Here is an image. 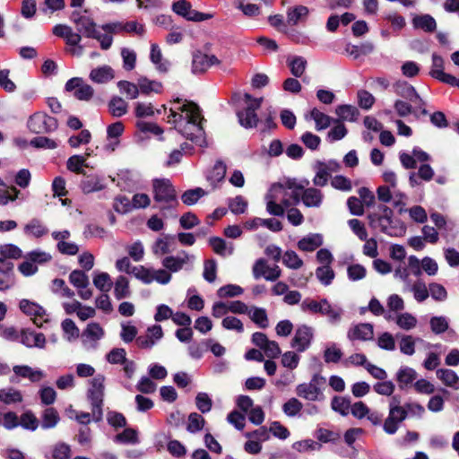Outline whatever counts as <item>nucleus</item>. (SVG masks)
I'll return each instance as SVG.
<instances>
[{
    "label": "nucleus",
    "mask_w": 459,
    "mask_h": 459,
    "mask_svg": "<svg viewBox=\"0 0 459 459\" xmlns=\"http://www.w3.org/2000/svg\"><path fill=\"white\" fill-rule=\"evenodd\" d=\"M202 120L203 117L196 104L186 100L181 103L179 99L174 100L168 116V122L172 124L178 133L199 146H203L205 143Z\"/></svg>",
    "instance_id": "1"
},
{
    "label": "nucleus",
    "mask_w": 459,
    "mask_h": 459,
    "mask_svg": "<svg viewBox=\"0 0 459 459\" xmlns=\"http://www.w3.org/2000/svg\"><path fill=\"white\" fill-rule=\"evenodd\" d=\"M73 22L75 24L77 33L90 39H94L100 43L103 50H108L113 44V38L108 34H101L100 28L91 16L83 13H73Z\"/></svg>",
    "instance_id": "2"
},
{
    "label": "nucleus",
    "mask_w": 459,
    "mask_h": 459,
    "mask_svg": "<svg viewBox=\"0 0 459 459\" xmlns=\"http://www.w3.org/2000/svg\"><path fill=\"white\" fill-rule=\"evenodd\" d=\"M308 185V181H305V185L299 184L296 179L289 178V196L295 203L302 200L303 204L307 207H319L323 202L324 195L316 188L309 187L304 189Z\"/></svg>",
    "instance_id": "3"
},
{
    "label": "nucleus",
    "mask_w": 459,
    "mask_h": 459,
    "mask_svg": "<svg viewBox=\"0 0 459 459\" xmlns=\"http://www.w3.org/2000/svg\"><path fill=\"white\" fill-rule=\"evenodd\" d=\"M105 377L101 375L96 376L91 382V388L88 391V398L92 407V420L100 421L102 419V405L104 397Z\"/></svg>",
    "instance_id": "4"
},
{
    "label": "nucleus",
    "mask_w": 459,
    "mask_h": 459,
    "mask_svg": "<svg viewBox=\"0 0 459 459\" xmlns=\"http://www.w3.org/2000/svg\"><path fill=\"white\" fill-rule=\"evenodd\" d=\"M400 399L394 396L389 403V413L384 423V430L387 434H394L399 424L407 417V411L400 405Z\"/></svg>",
    "instance_id": "5"
},
{
    "label": "nucleus",
    "mask_w": 459,
    "mask_h": 459,
    "mask_svg": "<svg viewBox=\"0 0 459 459\" xmlns=\"http://www.w3.org/2000/svg\"><path fill=\"white\" fill-rule=\"evenodd\" d=\"M263 101V98H253L250 94H244L245 108L238 113V120L241 126L251 128L257 124V116L255 109L259 108Z\"/></svg>",
    "instance_id": "6"
},
{
    "label": "nucleus",
    "mask_w": 459,
    "mask_h": 459,
    "mask_svg": "<svg viewBox=\"0 0 459 459\" xmlns=\"http://www.w3.org/2000/svg\"><path fill=\"white\" fill-rule=\"evenodd\" d=\"M325 384V378L320 375H314L309 383H304L297 387V394L309 401L324 399L322 387Z\"/></svg>",
    "instance_id": "7"
},
{
    "label": "nucleus",
    "mask_w": 459,
    "mask_h": 459,
    "mask_svg": "<svg viewBox=\"0 0 459 459\" xmlns=\"http://www.w3.org/2000/svg\"><path fill=\"white\" fill-rule=\"evenodd\" d=\"M19 308L21 311L28 316L38 327H42L43 325L49 320V316L46 309L39 304L27 299H23L19 302Z\"/></svg>",
    "instance_id": "8"
},
{
    "label": "nucleus",
    "mask_w": 459,
    "mask_h": 459,
    "mask_svg": "<svg viewBox=\"0 0 459 459\" xmlns=\"http://www.w3.org/2000/svg\"><path fill=\"white\" fill-rule=\"evenodd\" d=\"M154 199L159 203L169 204V206L178 204L176 191L169 179H155L153 181Z\"/></svg>",
    "instance_id": "9"
},
{
    "label": "nucleus",
    "mask_w": 459,
    "mask_h": 459,
    "mask_svg": "<svg viewBox=\"0 0 459 459\" xmlns=\"http://www.w3.org/2000/svg\"><path fill=\"white\" fill-rule=\"evenodd\" d=\"M29 129L35 134L54 131L57 127L56 120L43 112H36L28 120Z\"/></svg>",
    "instance_id": "10"
},
{
    "label": "nucleus",
    "mask_w": 459,
    "mask_h": 459,
    "mask_svg": "<svg viewBox=\"0 0 459 459\" xmlns=\"http://www.w3.org/2000/svg\"><path fill=\"white\" fill-rule=\"evenodd\" d=\"M172 10L178 15L192 22H202L212 18V14L200 13L192 8L186 0H178L172 5Z\"/></svg>",
    "instance_id": "11"
},
{
    "label": "nucleus",
    "mask_w": 459,
    "mask_h": 459,
    "mask_svg": "<svg viewBox=\"0 0 459 459\" xmlns=\"http://www.w3.org/2000/svg\"><path fill=\"white\" fill-rule=\"evenodd\" d=\"M313 168L316 172L313 178L314 185L324 186L327 184L331 174L340 169V165L335 160H329L327 162L316 161Z\"/></svg>",
    "instance_id": "12"
},
{
    "label": "nucleus",
    "mask_w": 459,
    "mask_h": 459,
    "mask_svg": "<svg viewBox=\"0 0 459 459\" xmlns=\"http://www.w3.org/2000/svg\"><path fill=\"white\" fill-rule=\"evenodd\" d=\"M13 375L10 378L12 383H19L21 379H29L32 383L41 381L46 374L40 369L33 368L28 365H15L13 368Z\"/></svg>",
    "instance_id": "13"
},
{
    "label": "nucleus",
    "mask_w": 459,
    "mask_h": 459,
    "mask_svg": "<svg viewBox=\"0 0 459 459\" xmlns=\"http://www.w3.org/2000/svg\"><path fill=\"white\" fill-rule=\"evenodd\" d=\"M65 90L74 92V96L76 99L84 101L90 100L94 93L93 88L85 83L84 81L79 77H74L68 80L65 83Z\"/></svg>",
    "instance_id": "14"
},
{
    "label": "nucleus",
    "mask_w": 459,
    "mask_h": 459,
    "mask_svg": "<svg viewBox=\"0 0 459 459\" xmlns=\"http://www.w3.org/2000/svg\"><path fill=\"white\" fill-rule=\"evenodd\" d=\"M105 335L103 327L96 322L90 323L86 325L82 333V342L86 349H94L97 343Z\"/></svg>",
    "instance_id": "15"
},
{
    "label": "nucleus",
    "mask_w": 459,
    "mask_h": 459,
    "mask_svg": "<svg viewBox=\"0 0 459 459\" xmlns=\"http://www.w3.org/2000/svg\"><path fill=\"white\" fill-rule=\"evenodd\" d=\"M22 255V249L13 244L0 246V272L12 273L13 264L6 262L7 259H19Z\"/></svg>",
    "instance_id": "16"
},
{
    "label": "nucleus",
    "mask_w": 459,
    "mask_h": 459,
    "mask_svg": "<svg viewBox=\"0 0 459 459\" xmlns=\"http://www.w3.org/2000/svg\"><path fill=\"white\" fill-rule=\"evenodd\" d=\"M221 61L214 55H208L196 51L193 55L192 70L194 73H204L213 65H220Z\"/></svg>",
    "instance_id": "17"
},
{
    "label": "nucleus",
    "mask_w": 459,
    "mask_h": 459,
    "mask_svg": "<svg viewBox=\"0 0 459 459\" xmlns=\"http://www.w3.org/2000/svg\"><path fill=\"white\" fill-rule=\"evenodd\" d=\"M163 337V330L160 325L147 328L146 334L136 338V344L141 349H152Z\"/></svg>",
    "instance_id": "18"
},
{
    "label": "nucleus",
    "mask_w": 459,
    "mask_h": 459,
    "mask_svg": "<svg viewBox=\"0 0 459 459\" xmlns=\"http://www.w3.org/2000/svg\"><path fill=\"white\" fill-rule=\"evenodd\" d=\"M66 43V52L73 56H81L84 53V48L81 45L82 35L74 31V30L67 26L65 34L63 38Z\"/></svg>",
    "instance_id": "19"
},
{
    "label": "nucleus",
    "mask_w": 459,
    "mask_h": 459,
    "mask_svg": "<svg viewBox=\"0 0 459 459\" xmlns=\"http://www.w3.org/2000/svg\"><path fill=\"white\" fill-rule=\"evenodd\" d=\"M385 318L387 321H394L400 329L404 331L414 329L418 324L417 317L409 312H400L395 315L386 313Z\"/></svg>",
    "instance_id": "20"
},
{
    "label": "nucleus",
    "mask_w": 459,
    "mask_h": 459,
    "mask_svg": "<svg viewBox=\"0 0 459 459\" xmlns=\"http://www.w3.org/2000/svg\"><path fill=\"white\" fill-rule=\"evenodd\" d=\"M351 413L359 420L367 417L374 425H378L382 420V416L377 411H371L363 402H356L351 404Z\"/></svg>",
    "instance_id": "21"
},
{
    "label": "nucleus",
    "mask_w": 459,
    "mask_h": 459,
    "mask_svg": "<svg viewBox=\"0 0 459 459\" xmlns=\"http://www.w3.org/2000/svg\"><path fill=\"white\" fill-rule=\"evenodd\" d=\"M253 274L256 279L264 277L268 281H274L280 276L281 271L276 265L268 266L264 259H258L253 266Z\"/></svg>",
    "instance_id": "22"
},
{
    "label": "nucleus",
    "mask_w": 459,
    "mask_h": 459,
    "mask_svg": "<svg viewBox=\"0 0 459 459\" xmlns=\"http://www.w3.org/2000/svg\"><path fill=\"white\" fill-rule=\"evenodd\" d=\"M347 336L351 341H369L373 339L374 329L373 325L368 323H361L351 326Z\"/></svg>",
    "instance_id": "23"
},
{
    "label": "nucleus",
    "mask_w": 459,
    "mask_h": 459,
    "mask_svg": "<svg viewBox=\"0 0 459 459\" xmlns=\"http://www.w3.org/2000/svg\"><path fill=\"white\" fill-rule=\"evenodd\" d=\"M313 333L311 328L307 326H300L297 329L291 342V347L297 351H304L310 344Z\"/></svg>",
    "instance_id": "24"
},
{
    "label": "nucleus",
    "mask_w": 459,
    "mask_h": 459,
    "mask_svg": "<svg viewBox=\"0 0 459 459\" xmlns=\"http://www.w3.org/2000/svg\"><path fill=\"white\" fill-rule=\"evenodd\" d=\"M430 74L432 77L447 84H453L455 82V76L444 72V60L440 56L436 54H433L432 56V67L430 70Z\"/></svg>",
    "instance_id": "25"
},
{
    "label": "nucleus",
    "mask_w": 459,
    "mask_h": 459,
    "mask_svg": "<svg viewBox=\"0 0 459 459\" xmlns=\"http://www.w3.org/2000/svg\"><path fill=\"white\" fill-rule=\"evenodd\" d=\"M192 258L193 256L189 254L181 252L177 255L165 257L162 261V265L169 272L176 273L181 270Z\"/></svg>",
    "instance_id": "26"
},
{
    "label": "nucleus",
    "mask_w": 459,
    "mask_h": 459,
    "mask_svg": "<svg viewBox=\"0 0 459 459\" xmlns=\"http://www.w3.org/2000/svg\"><path fill=\"white\" fill-rule=\"evenodd\" d=\"M21 342L28 348L37 347L43 349L46 345V337L41 333H35L31 330L25 329L22 331Z\"/></svg>",
    "instance_id": "27"
},
{
    "label": "nucleus",
    "mask_w": 459,
    "mask_h": 459,
    "mask_svg": "<svg viewBox=\"0 0 459 459\" xmlns=\"http://www.w3.org/2000/svg\"><path fill=\"white\" fill-rule=\"evenodd\" d=\"M96 83H107L114 78V70L109 65H101L92 69L89 75Z\"/></svg>",
    "instance_id": "28"
},
{
    "label": "nucleus",
    "mask_w": 459,
    "mask_h": 459,
    "mask_svg": "<svg viewBox=\"0 0 459 459\" xmlns=\"http://www.w3.org/2000/svg\"><path fill=\"white\" fill-rule=\"evenodd\" d=\"M335 115L338 117L336 120L343 123L344 121L355 122L359 115V109L352 105H339L335 108Z\"/></svg>",
    "instance_id": "29"
},
{
    "label": "nucleus",
    "mask_w": 459,
    "mask_h": 459,
    "mask_svg": "<svg viewBox=\"0 0 459 459\" xmlns=\"http://www.w3.org/2000/svg\"><path fill=\"white\" fill-rule=\"evenodd\" d=\"M125 126L122 122L118 121L109 125L107 128L108 138L110 139V143L106 145V149L114 152L118 146L119 141L117 138L123 134Z\"/></svg>",
    "instance_id": "30"
},
{
    "label": "nucleus",
    "mask_w": 459,
    "mask_h": 459,
    "mask_svg": "<svg viewBox=\"0 0 459 459\" xmlns=\"http://www.w3.org/2000/svg\"><path fill=\"white\" fill-rule=\"evenodd\" d=\"M309 117L313 119L315 122V128L316 131H322L329 127V126L333 122L330 116L325 113L320 111L318 108H314L310 110L309 114L307 116V118Z\"/></svg>",
    "instance_id": "31"
},
{
    "label": "nucleus",
    "mask_w": 459,
    "mask_h": 459,
    "mask_svg": "<svg viewBox=\"0 0 459 459\" xmlns=\"http://www.w3.org/2000/svg\"><path fill=\"white\" fill-rule=\"evenodd\" d=\"M264 226L273 231H278L281 230V222L276 219H261L255 218L251 221H247L244 227L247 230H256L258 227Z\"/></svg>",
    "instance_id": "32"
},
{
    "label": "nucleus",
    "mask_w": 459,
    "mask_h": 459,
    "mask_svg": "<svg viewBox=\"0 0 459 459\" xmlns=\"http://www.w3.org/2000/svg\"><path fill=\"white\" fill-rule=\"evenodd\" d=\"M394 91L397 95L409 100L411 102H416L420 100V96L415 89L404 81H398L394 84Z\"/></svg>",
    "instance_id": "33"
},
{
    "label": "nucleus",
    "mask_w": 459,
    "mask_h": 459,
    "mask_svg": "<svg viewBox=\"0 0 459 459\" xmlns=\"http://www.w3.org/2000/svg\"><path fill=\"white\" fill-rule=\"evenodd\" d=\"M23 401L22 392L13 387H5L0 389V402L4 404L10 405L21 403Z\"/></svg>",
    "instance_id": "34"
},
{
    "label": "nucleus",
    "mask_w": 459,
    "mask_h": 459,
    "mask_svg": "<svg viewBox=\"0 0 459 459\" xmlns=\"http://www.w3.org/2000/svg\"><path fill=\"white\" fill-rule=\"evenodd\" d=\"M323 244V236L319 233L309 234L301 238L299 243V248L302 251L311 252L316 250Z\"/></svg>",
    "instance_id": "35"
},
{
    "label": "nucleus",
    "mask_w": 459,
    "mask_h": 459,
    "mask_svg": "<svg viewBox=\"0 0 459 459\" xmlns=\"http://www.w3.org/2000/svg\"><path fill=\"white\" fill-rule=\"evenodd\" d=\"M81 188L84 194H91L104 189L105 184L99 176H89L82 181Z\"/></svg>",
    "instance_id": "36"
},
{
    "label": "nucleus",
    "mask_w": 459,
    "mask_h": 459,
    "mask_svg": "<svg viewBox=\"0 0 459 459\" xmlns=\"http://www.w3.org/2000/svg\"><path fill=\"white\" fill-rule=\"evenodd\" d=\"M436 375L445 385L459 389V377L452 369L440 368L437 370Z\"/></svg>",
    "instance_id": "37"
},
{
    "label": "nucleus",
    "mask_w": 459,
    "mask_h": 459,
    "mask_svg": "<svg viewBox=\"0 0 459 459\" xmlns=\"http://www.w3.org/2000/svg\"><path fill=\"white\" fill-rule=\"evenodd\" d=\"M131 295L129 281L124 275H119L115 281L114 296L117 299H123Z\"/></svg>",
    "instance_id": "38"
},
{
    "label": "nucleus",
    "mask_w": 459,
    "mask_h": 459,
    "mask_svg": "<svg viewBox=\"0 0 459 459\" xmlns=\"http://www.w3.org/2000/svg\"><path fill=\"white\" fill-rule=\"evenodd\" d=\"M108 111L116 117H120L127 113L128 104L120 97H113L108 102Z\"/></svg>",
    "instance_id": "39"
},
{
    "label": "nucleus",
    "mask_w": 459,
    "mask_h": 459,
    "mask_svg": "<svg viewBox=\"0 0 459 459\" xmlns=\"http://www.w3.org/2000/svg\"><path fill=\"white\" fill-rule=\"evenodd\" d=\"M412 24L417 29H421L427 32H431L436 30L437 23L435 19L429 15H418L412 19Z\"/></svg>",
    "instance_id": "40"
},
{
    "label": "nucleus",
    "mask_w": 459,
    "mask_h": 459,
    "mask_svg": "<svg viewBox=\"0 0 459 459\" xmlns=\"http://www.w3.org/2000/svg\"><path fill=\"white\" fill-rule=\"evenodd\" d=\"M417 377L416 371L409 367L401 368L396 374V380L400 388H404L411 384Z\"/></svg>",
    "instance_id": "41"
},
{
    "label": "nucleus",
    "mask_w": 459,
    "mask_h": 459,
    "mask_svg": "<svg viewBox=\"0 0 459 459\" xmlns=\"http://www.w3.org/2000/svg\"><path fill=\"white\" fill-rule=\"evenodd\" d=\"M172 237L165 235L155 240L152 246V251L155 255L160 256L170 252Z\"/></svg>",
    "instance_id": "42"
},
{
    "label": "nucleus",
    "mask_w": 459,
    "mask_h": 459,
    "mask_svg": "<svg viewBox=\"0 0 459 459\" xmlns=\"http://www.w3.org/2000/svg\"><path fill=\"white\" fill-rule=\"evenodd\" d=\"M150 58L159 71L165 73L169 70V64L162 59V53L158 45L152 44Z\"/></svg>",
    "instance_id": "43"
},
{
    "label": "nucleus",
    "mask_w": 459,
    "mask_h": 459,
    "mask_svg": "<svg viewBox=\"0 0 459 459\" xmlns=\"http://www.w3.org/2000/svg\"><path fill=\"white\" fill-rule=\"evenodd\" d=\"M209 244L216 254L222 256L231 255L234 251L233 246H228L222 238L218 237L211 238Z\"/></svg>",
    "instance_id": "44"
},
{
    "label": "nucleus",
    "mask_w": 459,
    "mask_h": 459,
    "mask_svg": "<svg viewBox=\"0 0 459 459\" xmlns=\"http://www.w3.org/2000/svg\"><path fill=\"white\" fill-rule=\"evenodd\" d=\"M59 415L56 409L47 408L42 413V428L45 429L55 428L59 422Z\"/></svg>",
    "instance_id": "45"
},
{
    "label": "nucleus",
    "mask_w": 459,
    "mask_h": 459,
    "mask_svg": "<svg viewBox=\"0 0 459 459\" xmlns=\"http://www.w3.org/2000/svg\"><path fill=\"white\" fill-rule=\"evenodd\" d=\"M351 401L342 396H334L331 402L333 411L340 413L342 416H347L351 411Z\"/></svg>",
    "instance_id": "46"
},
{
    "label": "nucleus",
    "mask_w": 459,
    "mask_h": 459,
    "mask_svg": "<svg viewBox=\"0 0 459 459\" xmlns=\"http://www.w3.org/2000/svg\"><path fill=\"white\" fill-rule=\"evenodd\" d=\"M61 327L64 332V337L68 342H73L80 336V330L72 319H65L61 324Z\"/></svg>",
    "instance_id": "47"
},
{
    "label": "nucleus",
    "mask_w": 459,
    "mask_h": 459,
    "mask_svg": "<svg viewBox=\"0 0 459 459\" xmlns=\"http://www.w3.org/2000/svg\"><path fill=\"white\" fill-rule=\"evenodd\" d=\"M24 232L28 236L40 238L48 233V229L38 220H32L24 227Z\"/></svg>",
    "instance_id": "48"
},
{
    "label": "nucleus",
    "mask_w": 459,
    "mask_h": 459,
    "mask_svg": "<svg viewBox=\"0 0 459 459\" xmlns=\"http://www.w3.org/2000/svg\"><path fill=\"white\" fill-rule=\"evenodd\" d=\"M120 327L121 332L119 335L124 342L129 343L136 338L138 330L131 322H123Z\"/></svg>",
    "instance_id": "49"
},
{
    "label": "nucleus",
    "mask_w": 459,
    "mask_h": 459,
    "mask_svg": "<svg viewBox=\"0 0 459 459\" xmlns=\"http://www.w3.org/2000/svg\"><path fill=\"white\" fill-rule=\"evenodd\" d=\"M140 92L143 94H150L152 92L159 93L162 89V84L157 81H150L147 78H140L138 80Z\"/></svg>",
    "instance_id": "50"
},
{
    "label": "nucleus",
    "mask_w": 459,
    "mask_h": 459,
    "mask_svg": "<svg viewBox=\"0 0 459 459\" xmlns=\"http://www.w3.org/2000/svg\"><path fill=\"white\" fill-rule=\"evenodd\" d=\"M333 127L328 132L327 139L331 142H335L344 138L348 133V130L343 123L340 120L334 119Z\"/></svg>",
    "instance_id": "51"
},
{
    "label": "nucleus",
    "mask_w": 459,
    "mask_h": 459,
    "mask_svg": "<svg viewBox=\"0 0 459 459\" xmlns=\"http://www.w3.org/2000/svg\"><path fill=\"white\" fill-rule=\"evenodd\" d=\"M66 167L70 171L84 174L83 167H87L85 156L73 155L66 162Z\"/></svg>",
    "instance_id": "52"
},
{
    "label": "nucleus",
    "mask_w": 459,
    "mask_h": 459,
    "mask_svg": "<svg viewBox=\"0 0 459 459\" xmlns=\"http://www.w3.org/2000/svg\"><path fill=\"white\" fill-rule=\"evenodd\" d=\"M19 425L25 429L35 431L39 427V420L32 411H27L21 415Z\"/></svg>",
    "instance_id": "53"
},
{
    "label": "nucleus",
    "mask_w": 459,
    "mask_h": 459,
    "mask_svg": "<svg viewBox=\"0 0 459 459\" xmlns=\"http://www.w3.org/2000/svg\"><path fill=\"white\" fill-rule=\"evenodd\" d=\"M247 314L253 322L259 327L266 328L268 326V318L264 309L258 307H252L248 310Z\"/></svg>",
    "instance_id": "54"
},
{
    "label": "nucleus",
    "mask_w": 459,
    "mask_h": 459,
    "mask_svg": "<svg viewBox=\"0 0 459 459\" xmlns=\"http://www.w3.org/2000/svg\"><path fill=\"white\" fill-rule=\"evenodd\" d=\"M205 195H206V192L203 188L196 187L195 189H190V190L186 191L182 195L181 199L185 204L193 205V204H196L197 201L201 197L204 196Z\"/></svg>",
    "instance_id": "55"
},
{
    "label": "nucleus",
    "mask_w": 459,
    "mask_h": 459,
    "mask_svg": "<svg viewBox=\"0 0 459 459\" xmlns=\"http://www.w3.org/2000/svg\"><path fill=\"white\" fill-rule=\"evenodd\" d=\"M117 86L121 92L125 93L130 100L136 99L140 94V89L138 83H133L128 81H120Z\"/></svg>",
    "instance_id": "56"
},
{
    "label": "nucleus",
    "mask_w": 459,
    "mask_h": 459,
    "mask_svg": "<svg viewBox=\"0 0 459 459\" xmlns=\"http://www.w3.org/2000/svg\"><path fill=\"white\" fill-rule=\"evenodd\" d=\"M429 326L435 334H441L448 329L449 323L445 316H432L429 320Z\"/></svg>",
    "instance_id": "57"
},
{
    "label": "nucleus",
    "mask_w": 459,
    "mask_h": 459,
    "mask_svg": "<svg viewBox=\"0 0 459 459\" xmlns=\"http://www.w3.org/2000/svg\"><path fill=\"white\" fill-rule=\"evenodd\" d=\"M93 284L101 291L108 292L112 287L110 276L107 273H96L93 278Z\"/></svg>",
    "instance_id": "58"
},
{
    "label": "nucleus",
    "mask_w": 459,
    "mask_h": 459,
    "mask_svg": "<svg viewBox=\"0 0 459 459\" xmlns=\"http://www.w3.org/2000/svg\"><path fill=\"white\" fill-rule=\"evenodd\" d=\"M152 268H147L143 265H138L132 268V274L144 284L152 283Z\"/></svg>",
    "instance_id": "59"
},
{
    "label": "nucleus",
    "mask_w": 459,
    "mask_h": 459,
    "mask_svg": "<svg viewBox=\"0 0 459 459\" xmlns=\"http://www.w3.org/2000/svg\"><path fill=\"white\" fill-rule=\"evenodd\" d=\"M205 420L204 417L196 412H192L188 416L186 429L191 433H195L203 429Z\"/></svg>",
    "instance_id": "60"
},
{
    "label": "nucleus",
    "mask_w": 459,
    "mask_h": 459,
    "mask_svg": "<svg viewBox=\"0 0 459 459\" xmlns=\"http://www.w3.org/2000/svg\"><path fill=\"white\" fill-rule=\"evenodd\" d=\"M316 276L322 284L327 286L333 280L334 273L330 265H322L316 269Z\"/></svg>",
    "instance_id": "61"
},
{
    "label": "nucleus",
    "mask_w": 459,
    "mask_h": 459,
    "mask_svg": "<svg viewBox=\"0 0 459 459\" xmlns=\"http://www.w3.org/2000/svg\"><path fill=\"white\" fill-rule=\"evenodd\" d=\"M414 299L418 302H423L429 296V287L421 281H417L411 287Z\"/></svg>",
    "instance_id": "62"
},
{
    "label": "nucleus",
    "mask_w": 459,
    "mask_h": 459,
    "mask_svg": "<svg viewBox=\"0 0 459 459\" xmlns=\"http://www.w3.org/2000/svg\"><path fill=\"white\" fill-rule=\"evenodd\" d=\"M126 251H127L129 256L134 262L142 261L144 256V247H143V243L139 240L132 243L131 245H128L126 247Z\"/></svg>",
    "instance_id": "63"
},
{
    "label": "nucleus",
    "mask_w": 459,
    "mask_h": 459,
    "mask_svg": "<svg viewBox=\"0 0 459 459\" xmlns=\"http://www.w3.org/2000/svg\"><path fill=\"white\" fill-rule=\"evenodd\" d=\"M71 457V447L65 443H57L52 450L53 459H69Z\"/></svg>",
    "instance_id": "64"
}]
</instances>
